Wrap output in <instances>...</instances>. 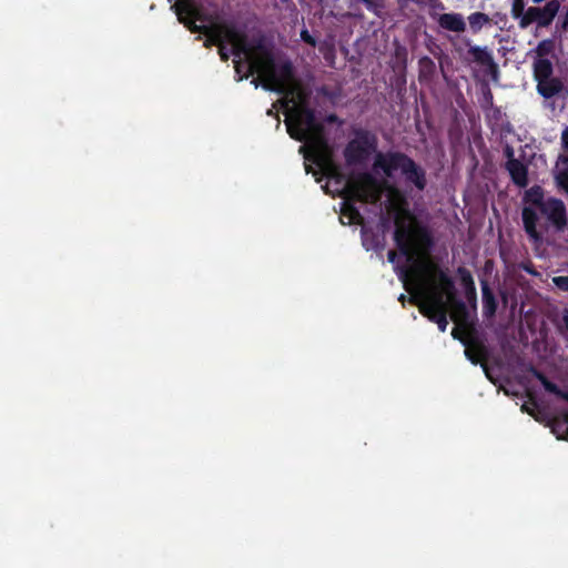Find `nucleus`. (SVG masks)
<instances>
[{
  "label": "nucleus",
  "instance_id": "1",
  "mask_svg": "<svg viewBox=\"0 0 568 568\" xmlns=\"http://www.w3.org/2000/svg\"><path fill=\"white\" fill-rule=\"evenodd\" d=\"M251 51L243 52L247 60L246 74L248 78L257 73L262 79V87L267 91H274L283 95H293L294 68L291 61H284L280 67L271 49L265 44L264 38L260 37L250 41Z\"/></svg>",
  "mask_w": 568,
  "mask_h": 568
},
{
  "label": "nucleus",
  "instance_id": "2",
  "mask_svg": "<svg viewBox=\"0 0 568 568\" xmlns=\"http://www.w3.org/2000/svg\"><path fill=\"white\" fill-rule=\"evenodd\" d=\"M521 221L529 242L540 246L546 243L550 230L564 232L567 229V209L560 199L549 196L538 207H523Z\"/></svg>",
  "mask_w": 568,
  "mask_h": 568
},
{
  "label": "nucleus",
  "instance_id": "3",
  "mask_svg": "<svg viewBox=\"0 0 568 568\" xmlns=\"http://www.w3.org/2000/svg\"><path fill=\"white\" fill-rule=\"evenodd\" d=\"M290 136L307 142L313 150L314 161L320 165L329 158V146L325 138V126L316 119L315 111L305 104L296 105L292 116L285 121Z\"/></svg>",
  "mask_w": 568,
  "mask_h": 568
},
{
  "label": "nucleus",
  "instance_id": "4",
  "mask_svg": "<svg viewBox=\"0 0 568 568\" xmlns=\"http://www.w3.org/2000/svg\"><path fill=\"white\" fill-rule=\"evenodd\" d=\"M395 225L394 242L407 262L423 264L428 260L435 245L430 230L416 222L405 223L399 217H396Z\"/></svg>",
  "mask_w": 568,
  "mask_h": 568
},
{
  "label": "nucleus",
  "instance_id": "5",
  "mask_svg": "<svg viewBox=\"0 0 568 568\" xmlns=\"http://www.w3.org/2000/svg\"><path fill=\"white\" fill-rule=\"evenodd\" d=\"M374 166L390 178L396 171H400L405 181L413 184L418 191H424L427 185L426 171L410 156L399 151L378 152Z\"/></svg>",
  "mask_w": 568,
  "mask_h": 568
},
{
  "label": "nucleus",
  "instance_id": "6",
  "mask_svg": "<svg viewBox=\"0 0 568 568\" xmlns=\"http://www.w3.org/2000/svg\"><path fill=\"white\" fill-rule=\"evenodd\" d=\"M343 195L347 201L375 204L381 200L382 191L373 174L362 172L346 181Z\"/></svg>",
  "mask_w": 568,
  "mask_h": 568
},
{
  "label": "nucleus",
  "instance_id": "7",
  "mask_svg": "<svg viewBox=\"0 0 568 568\" xmlns=\"http://www.w3.org/2000/svg\"><path fill=\"white\" fill-rule=\"evenodd\" d=\"M377 138L367 130L359 129L355 132V138L351 140L343 155L347 165H358L365 163L371 154L377 149Z\"/></svg>",
  "mask_w": 568,
  "mask_h": 568
},
{
  "label": "nucleus",
  "instance_id": "8",
  "mask_svg": "<svg viewBox=\"0 0 568 568\" xmlns=\"http://www.w3.org/2000/svg\"><path fill=\"white\" fill-rule=\"evenodd\" d=\"M560 10L559 0H549L542 7L532 6L526 9V14L518 22L520 29H527L536 23L538 28H548Z\"/></svg>",
  "mask_w": 568,
  "mask_h": 568
},
{
  "label": "nucleus",
  "instance_id": "9",
  "mask_svg": "<svg viewBox=\"0 0 568 568\" xmlns=\"http://www.w3.org/2000/svg\"><path fill=\"white\" fill-rule=\"evenodd\" d=\"M419 312L430 322L436 323L440 332L446 331L448 321L443 294L436 293L427 296L426 301L419 305Z\"/></svg>",
  "mask_w": 568,
  "mask_h": 568
},
{
  "label": "nucleus",
  "instance_id": "10",
  "mask_svg": "<svg viewBox=\"0 0 568 568\" xmlns=\"http://www.w3.org/2000/svg\"><path fill=\"white\" fill-rule=\"evenodd\" d=\"M215 30L219 31L223 43L230 42L232 44V54L236 58L242 57L243 52L251 51V44L244 32L237 30L233 23H214Z\"/></svg>",
  "mask_w": 568,
  "mask_h": 568
},
{
  "label": "nucleus",
  "instance_id": "11",
  "mask_svg": "<svg viewBox=\"0 0 568 568\" xmlns=\"http://www.w3.org/2000/svg\"><path fill=\"white\" fill-rule=\"evenodd\" d=\"M466 44L468 45V50L464 60L484 67L485 72L493 79H496L499 69L498 64L494 60L491 51L487 47L473 45L470 40H466Z\"/></svg>",
  "mask_w": 568,
  "mask_h": 568
},
{
  "label": "nucleus",
  "instance_id": "12",
  "mask_svg": "<svg viewBox=\"0 0 568 568\" xmlns=\"http://www.w3.org/2000/svg\"><path fill=\"white\" fill-rule=\"evenodd\" d=\"M463 345L465 346L464 353L466 358L474 365L480 364L486 376L493 381L486 364L489 353L485 343L475 334H469Z\"/></svg>",
  "mask_w": 568,
  "mask_h": 568
},
{
  "label": "nucleus",
  "instance_id": "13",
  "mask_svg": "<svg viewBox=\"0 0 568 568\" xmlns=\"http://www.w3.org/2000/svg\"><path fill=\"white\" fill-rule=\"evenodd\" d=\"M432 19L436 20L438 26L447 31L462 33L466 30V22L462 13H442L436 14L430 12Z\"/></svg>",
  "mask_w": 568,
  "mask_h": 568
},
{
  "label": "nucleus",
  "instance_id": "14",
  "mask_svg": "<svg viewBox=\"0 0 568 568\" xmlns=\"http://www.w3.org/2000/svg\"><path fill=\"white\" fill-rule=\"evenodd\" d=\"M506 170L515 185L518 187H526L528 185V168L521 161L518 159L508 160L506 162Z\"/></svg>",
  "mask_w": 568,
  "mask_h": 568
},
{
  "label": "nucleus",
  "instance_id": "15",
  "mask_svg": "<svg viewBox=\"0 0 568 568\" xmlns=\"http://www.w3.org/2000/svg\"><path fill=\"white\" fill-rule=\"evenodd\" d=\"M423 266L425 267V270H427L428 272L434 274V276L438 281L440 290L444 293H446L449 297H452L455 292V284H454V281L447 275V273L444 272L443 270H440L435 264L426 263V264H423Z\"/></svg>",
  "mask_w": 568,
  "mask_h": 568
},
{
  "label": "nucleus",
  "instance_id": "16",
  "mask_svg": "<svg viewBox=\"0 0 568 568\" xmlns=\"http://www.w3.org/2000/svg\"><path fill=\"white\" fill-rule=\"evenodd\" d=\"M192 24V27L189 26V30L193 33H201L207 37V40L205 42V47H209L210 44H214L217 47H221L223 43V40L216 29V27L213 24L206 26V24H196L192 21L189 22Z\"/></svg>",
  "mask_w": 568,
  "mask_h": 568
},
{
  "label": "nucleus",
  "instance_id": "17",
  "mask_svg": "<svg viewBox=\"0 0 568 568\" xmlns=\"http://www.w3.org/2000/svg\"><path fill=\"white\" fill-rule=\"evenodd\" d=\"M564 89V84L558 78H550L547 80H540L537 83L538 93L545 99H551L552 97L559 94Z\"/></svg>",
  "mask_w": 568,
  "mask_h": 568
},
{
  "label": "nucleus",
  "instance_id": "18",
  "mask_svg": "<svg viewBox=\"0 0 568 568\" xmlns=\"http://www.w3.org/2000/svg\"><path fill=\"white\" fill-rule=\"evenodd\" d=\"M457 274L459 276L462 286L465 290L466 298L469 302H476V298H477L476 286H475V282H474L470 271L464 266H459L457 268Z\"/></svg>",
  "mask_w": 568,
  "mask_h": 568
},
{
  "label": "nucleus",
  "instance_id": "19",
  "mask_svg": "<svg viewBox=\"0 0 568 568\" xmlns=\"http://www.w3.org/2000/svg\"><path fill=\"white\" fill-rule=\"evenodd\" d=\"M481 295H483V308L486 316H493L497 310V300L485 278L480 280Z\"/></svg>",
  "mask_w": 568,
  "mask_h": 568
},
{
  "label": "nucleus",
  "instance_id": "20",
  "mask_svg": "<svg viewBox=\"0 0 568 568\" xmlns=\"http://www.w3.org/2000/svg\"><path fill=\"white\" fill-rule=\"evenodd\" d=\"M547 201L545 191L540 185H532L525 191L523 196L524 207H538Z\"/></svg>",
  "mask_w": 568,
  "mask_h": 568
},
{
  "label": "nucleus",
  "instance_id": "21",
  "mask_svg": "<svg viewBox=\"0 0 568 568\" xmlns=\"http://www.w3.org/2000/svg\"><path fill=\"white\" fill-rule=\"evenodd\" d=\"M173 8L175 9L179 21L184 24V21H187L192 14H195L200 4L196 3L195 0H179L175 2Z\"/></svg>",
  "mask_w": 568,
  "mask_h": 568
},
{
  "label": "nucleus",
  "instance_id": "22",
  "mask_svg": "<svg viewBox=\"0 0 568 568\" xmlns=\"http://www.w3.org/2000/svg\"><path fill=\"white\" fill-rule=\"evenodd\" d=\"M552 64L548 59H538L534 63V77L537 82L552 78Z\"/></svg>",
  "mask_w": 568,
  "mask_h": 568
},
{
  "label": "nucleus",
  "instance_id": "23",
  "mask_svg": "<svg viewBox=\"0 0 568 568\" xmlns=\"http://www.w3.org/2000/svg\"><path fill=\"white\" fill-rule=\"evenodd\" d=\"M419 79L430 80L436 73L435 62L427 55L418 60Z\"/></svg>",
  "mask_w": 568,
  "mask_h": 568
},
{
  "label": "nucleus",
  "instance_id": "24",
  "mask_svg": "<svg viewBox=\"0 0 568 568\" xmlns=\"http://www.w3.org/2000/svg\"><path fill=\"white\" fill-rule=\"evenodd\" d=\"M348 2L351 9L354 8L355 4L363 2L365 8L377 17H381L385 8V0H348Z\"/></svg>",
  "mask_w": 568,
  "mask_h": 568
},
{
  "label": "nucleus",
  "instance_id": "25",
  "mask_svg": "<svg viewBox=\"0 0 568 568\" xmlns=\"http://www.w3.org/2000/svg\"><path fill=\"white\" fill-rule=\"evenodd\" d=\"M529 372L532 374V376H534L535 378H537V379L541 383L542 387H544L548 393L554 394L555 396H557V394H558V393H559V390H560V388L558 387V385H557V384H555V383H552L551 381H549V379L547 378V376H546L542 372L538 371V369H537L536 367H534V366H530Z\"/></svg>",
  "mask_w": 568,
  "mask_h": 568
},
{
  "label": "nucleus",
  "instance_id": "26",
  "mask_svg": "<svg viewBox=\"0 0 568 568\" xmlns=\"http://www.w3.org/2000/svg\"><path fill=\"white\" fill-rule=\"evenodd\" d=\"M469 27L473 33H478L481 28L490 22L488 14L484 12H474L468 17Z\"/></svg>",
  "mask_w": 568,
  "mask_h": 568
},
{
  "label": "nucleus",
  "instance_id": "27",
  "mask_svg": "<svg viewBox=\"0 0 568 568\" xmlns=\"http://www.w3.org/2000/svg\"><path fill=\"white\" fill-rule=\"evenodd\" d=\"M555 182L557 187L568 195V169L559 170L555 174Z\"/></svg>",
  "mask_w": 568,
  "mask_h": 568
},
{
  "label": "nucleus",
  "instance_id": "28",
  "mask_svg": "<svg viewBox=\"0 0 568 568\" xmlns=\"http://www.w3.org/2000/svg\"><path fill=\"white\" fill-rule=\"evenodd\" d=\"M525 7H526L525 0H513L511 10H510L511 17L515 20L520 21L523 19V17H525V14H526Z\"/></svg>",
  "mask_w": 568,
  "mask_h": 568
},
{
  "label": "nucleus",
  "instance_id": "29",
  "mask_svg": "<svg viewBox=\"0 0 568 568\" xmlns=\"http://www.w3.org/2000/svg\"><path fill=\"white\" fill-rule=\"evenodd\" d=\"M559 423H560L559 417H555L551 420L550 426H551L552 433L556 434L558 438L568 439V425L561 426Z\"/></svg>",
  "mask_w": 568,
  "mask_h": 568
},
{
  "label": "nucleus",
  "instance_id": "30",
  "mask_svg": "<svg viewBox=\"0 0 568 568\" xmlns=\"http://www.w3.org/2000/svg\"><path fill=\"white\" fill-rule=\"evenodd\" d=\"M344 214L348 215L349 219L355 223H361L363 221V216L353 203H346Z\"/></svg>",
  "mask_w": 568,
  "mask_h": 568
},
{
  "label": "nucleus",
  "instance_id": "31",
  "mask_svg": "<svg viewBox=\"0 0 568 568\" xmlns=\"http://www.w3.org/2000/svg\"><path fill=\"white\" fill-rule=\"evenodd\" d=\"M192 21L193 23H196V21H200V22H210V18L207 14H205L203 11H202V8L200 7L196 11H195V14H192V17L190 19H187V21H184V26L189 29V26L192 27V24H190L189 22Z\"/></svg>",
  "mask_w": 568,
  "mask_h": 568
},
{
  "label": "nucleus",
  "instance_id": "32",
  "mask_svg": "<svg viewBox=\"0 0 568 568\" xmlns=\"http://www.w3.org/2000/svg\"><path fill=\"white\" fill-rule=\"evenodd\" d=\"M560 142H561V148L562 150L568 153V126H566L562 132H561V136H560ZM559 160L568 165V154L567 155H560Z\"/></svg>",
  "mask_w": 568,
  "mask_h": 568
},
{
  "label": "nucleus",
  "instance_id": "33",
  "mask_svg": "<svg viewBox=\"0 0 568 568\" xmlns=\"http://www.w3.org/2000/svg\"><path fill=\"white\" fill-rule=\"evenodd\" d=\"M469 334H474V333L470 331H467L466 328L454 327L452 331L453 338L459 341L462 344H464V342L467 341Z\"/></svg>",
  "mask_w": 568,
  "mask_h": 568
},
{
  "label": "nucleus",
  "instance_id": "34",
  "mask_svg": "<svg viewBox=\"0 0 568 568\" xmlns=\"http://www.w3.org/2000/svg\"><path fill=\"white\" fill-rule=\"evenodd\" d=\"M551 48H552V42L550 40H544V41L539 42V44L537 47V53L540 57L547 55L551 51Z\"/></svg>",
  "mask_w": 568,
  "mask_h": 568
},
{
  "label": "nucleus",
  "instance_id": "35",
  "mask_svg": "<svg viewBox=\"0 0 568 568\" xmlns=\"http://www.w3.org/2000/svg\"><path fill=\"white\" fill-rule=\"evenodd\" d=\"M558 329L562 334H568V308H565L561 314V320L558 324Z\"/></svg>",
  "mask_w": 568,
  "mask_h": 568
},
{
  "label": "nucleus",
  "instance_id": "36",
  "mask_svg": "<svg viewBox=\"0 0 568 568\" xmlns=\"http://www.w3.org/2000/svg\"><path fill=\"white\" fill-rule=\"evenodd\" d=\"M552 281L558 288L568 292V276H556Z\"/></svg>",
  "mask_w": 568,
  "mask_h": 568
},
{
  "label": "nucleus",
  "instance_id": "37",
  "mask_svg": "<svg viewBox=\"0 0 568 568\" xmlns=\"http://www.w3.org/2000/svg\"><path fill=\"white\" fill-rule=\"evenodd\" d=\"M301 38H302V40H303L305 43H307V44H310V45H313V47H314V45L316 44V41H315L314 37H313V36H311V34L308 33V31H307V30H303V31L301 32Z\"/></svg>",
  "mask_w": 568,
  "mask_h": 568
},
{
  "label": "nucleus",
  "instance_id": "38",
  "mask_svg": "<svg viewBox=\"0 0 568 568\" xmlns=\"http://www.w3.org/2000/svg\"><path fill=\"white\" fill-rule=\"evenodd\" d=\"M427 3L434 10H444L445 9V6L442 2V0H427Z\"/></svg>",
  "mask_w": 568,
  "mask_h": 568
},
{
  "label": "nucleus",
  "instance_id": "39",
  "mask_svg": "<svg viewBox=\"0 0 568 568\" xmlns=\"http://www.w3.org/2000/svg\"><path fill=\"white\" fill-rule=\"evenodd\" d=\"M230 53L224 44L219 47V54L221 57V60L226 62L230 59Z\"/></svg>",
  "mask_w": 568,
  "mask_h": 568
},
{
  "label": "nucleus",
  "instance_id": "40",
  "mask_svg": "<svg viewBox=\"0 0 568 568\" xmlns=\"http://www.w3.org/2000/svg\"><path fill=\"white\" fill-rule=\"evenodd\" d=\"M243 68H244V64L241 60V57L237 58V60H234V69L237 74H240L242 72Z\"/></svg>",
  "mask_w": 568,
  "mask_h": 568
},
{
  "label": "nucleus",
  "instance_id": "41",
  "mask_svg": "<svg viewBox=\"0 0 568 568\" xmlns=\"http://www.w3.org/2000/svg\"><path fill=\"white\" fill-rule=\"evenodd\" d=\"M504 152H505V155H506V158H507V161H508V160H511V159H515V158H514V149H513L511 146L507 145V146L505 148V151H504Z\"/></svg>",
  "mask_w": 568,
  "mask_h": 568
},
{
  "label": "nucleus",
  "instance_id": "42",
  "mask_svg": "<svg viewBox=\"0 0 568 568\" xmlns=\"http://www.w3.org/2000/svg\"><path fill=\"white\" fill-rule=\"evenodd\" d=\"M559 418H560V423L559 424L561 426L568 425V410H565Z\"/></svg>",
  "mask_w": 568,
  "mask_h": 568
},
{
  "label": "nucleus",
  "instance_id": "43",
  "mask_svg": "<svg viewBox=\"0 0 568 568\" xmlns=\"http://www.w3.org/2000/svg\"><path fill=\"white\" fill-rule=\"evenodd\" d=\"M388 262L395 263L397 260V253L394 250H390L387 254Z\"/></svg>",
  "mask_w": 568,
  "mask_h": 568
},
{
  "label": "nucleus",
  "instance_id": "44",
  "mask_svg": "<svg viewBox=\"0 0 568 568\" xmlns=\"http://www.w3.org/2000/svg\"><path fill=\"white\" fill-rule=\"evenodd\" d=\"M557 397L568 402V390L560 389L557 394Z\"/></svg>",
  "mask_w": 568,
  "mask_h": 568
},
{
  "label": "nucleus",
  "instance_id": "45",
  "mask_svg": "<svg viewBox=\"0 0 568 568\" xmlns=\"http://www.w3.org/2000/svg\"><path fill=\"white\" fill-rule=\"evenodd\" d=\"M455 305L458 310H460L462 312H466V305L463 301H456L455 302Z\"/></svg>",
  "mask_w": 568,
  "mask_h": 568
},
{
  "label": "nucleus",
  "instance_id": "46",
  "mask_svg": "<svg viewBox=\"0 0 568 568\" xmlns=\"http://www.w3.org/2000/svg\"><path fill=\"white\" fill-rule=\"evenodd\" d=\"M372 236H373L372 247L377 248V236L375 234H372Z\"/></svg>",
  "mask_w": 568,
  "mask_h": 568
},
{
  "label": "nucleus",
  "instance_id": "47",
  "mask_svg": "<svg viewBox=\"0 0 568 568\" xmlns=\"http://www.w3.org/2000/svg\"><path fill=\"white\" fill-rule=\"evenodd\" d=\"M337 120V116L335 114H331L328 118H327V121L328 122H335Z\"/></svg>",
  "mask_w": 568,
  "mask_h": 568
},
{
  "label": "nucleus",
  "instance_id": "48",
  "mask_svg": "<svg viewBox=\"0 0 568 568\" xmlns=\"http://www.w3.org/2000/svg\"><path fill=\"white\" fill-rule=\"evenodd\" d=\"M521 410H523V412H527V413H528V414H530V415L532 414V413H531V410L528 408V406H527L526 404H524V405L521 406Z\"/></svg>",
  "mask_w": 568,
  "mask_h": 568
},
{
  "label": "nucleus",
  "instance_id": "49",
  "mask_svg": "<svg viewBox=\"0 0 568 568\" xmlns=\"http://www.w3.org/2000/svg\"><path fill=\"white\" fill-rule=\"evenodd\" d=\"M410 303L416 304V296L415 295H412Z\"/></svg>",
  "mask_w": 568,
  "mask_h": 568
},
{
  "label": "nucleus",
  "instance_id": "50",
  "mask_svg": "<svg viewBox=\"0 0 568 568\" xmlns=\"http://www.w3.org/2000/svg\"><path fill=\"white\" fill-rule=\"evenodd\" d=\"M529 400H530V403H531V404H534L535 406L537 405V404H536V400L534 399V397H532V396H529Z\"/></svg>",
  "mask_w": 568,
  "mask_h": 568
},
{
  "label": "nucleus",
  "instance_id": "51",
  "mask_svg": "<svg viewBox=\"0 0 568 568\" xmlns=\"http://www.w3.org/2000/svg\"><path fill=\"white\" fill-rule=\"evenodd\" d=\"M399 301H402V302H404V301H405V295H404V294H402V295L399 296Z\"/></svg>",
  "mask_w": 568,
  "mask_h": 568
},
{
  "label": "nucleus",
  "instance_id": "52",
  "mask_svg": "<svg viewBox=\"0 0 568 568\" xmlns=\"http://www.w3.org/2000/svg\"><path fill=\"white\" fill-rule=\"evenodd\" d=\"M367 241L366 232H364V243Z\"/></svg>",
  "mask_w": 568,
  "mask_h": 568
},
{
  "label": "nucleus",
  "instance_id": "53",
  "mask_svg": "<svg viewBox=\"0 0 568 568\" xmlns=\"http://www.w3.org/2000/svg\"><path fill=\"white\" fill-rule=\"evenodd\" d=\"M253 83L255 84V87H257V80H253Z\"/></svg>",
  "mask_w": 568,
  "mask_h": 568
},
{
  "label": "nucleus",
  "instance_id": "54",
  "mask_svg": "<svg viewBox=\"0 0 568 568\" xmlns=\"http://www.w3.org/2000/svg\"><path fill=\"white\" fill-rule=\"evenodd\" d=\"M283 3L287 2L288 0H281Z\"/></svg>",
  "mask_w": 568,
  "mask_h": 568
}]
</instances>
